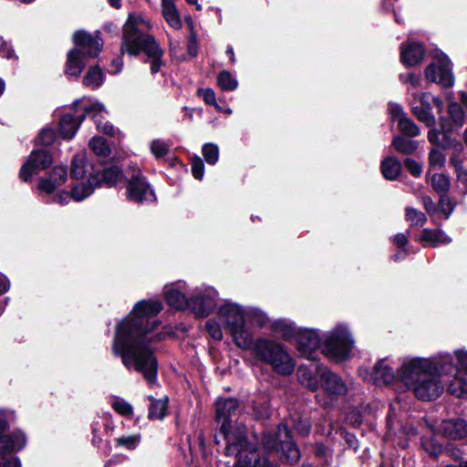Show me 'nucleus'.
<instances>
[{
    "mask_svg": "<svg viewBox=\"0 0 467 467\" xmlns=\"http://www.w3.org/2000/svg\"><path fill=\"white\" fill-rule=\"evenodd\" d=\"M162 308L159 300L139 302L127 318L118 326L112 350L120 356L127 368L141 373L152 384L156 381L158 362L151 348L153 340H160V335L149 337L159 325L157 320L150 321Z\"/></svg>",
    "mask_w": 467,
    "mask_h": 467,
    "instance_id": "1",
    "label": "nucleus"
},
{
    "mask_svg": "<svg viewBox=\"0 0 467 467\" xmlns=\"http://www.w3.org/2000/svg\"><path fill=\"white\" fill-rule=\"evenodd\" d=\"M449 376L453 372L467 375V351L457 349L452 354L440 353L435 357L414 358L406 360L400 371L402 381L413 389L414 395L422 400L439 398L443 386L432 372Z\"/></svg>",
    "mask_w": 467,
    "mask_h": 467,
    "instance_id": "2",
    "label": "nucleus"
},
{
    "mask_svg": "<svg viewBox=\"0 0 467 467\" xmlns=\"http://www.w3.org/2000/svg\"><path fill=\"white\" fill-rule=\"evenodd\" d=\"M150 23L140 15H130L123 29V42L121 52L131 56L140 51L148 57L147 62L150 64V71L156 74L162 65L163 51L156 40L148 34Z\"/></svg>",
    "mask_w": 467,
    "mask_h": 467,
    "instance_id": "3",
    "label": "nucleus"
},
{
    "mask_svg": "<svg viewBox=\"0 0 467 467\" xmlns=\"http://www.w3.org/2000/svg\"><path fill=\"white\" fill-rule=\"evenodd\" d=\"M411 94L413 96L411 101L412 113L420 122L431 128L428 132L429 141L444 149L453 147L456 150L462 151L463 149L462 143L450 138L452 127L445 117L440 118V129L434 127L436 119L432 113V108L435 106L440 112L442 108V101L429 92L420 94L412 92Z\"/></svg>",
    "mask_w": 467,
    "mask_h": 467,
    "instance_id": "4",
    "label": "nucleus"
},
{
    "mask_svg": "<svg viewBox=\"0 0 467 467\" xmlns=\"http://www.w3.org/2000/svg\"><path fill=\"white\" fill-rule=\"evenodd\" d=\"M252 349L255 357L270 365L274 370L282 375H290L295 369V361L285 347L274 340L266 338H252Z\"/></svg>",
    "mask_w": 467,
    "mask_h": 467,
    "instance_id": "5",
    "label": "nucleus"
},
{
    "mask_svg": "<svg viewBox=\"0 0 467 467\" xmlns=\"http://www.w3.org/2000/svg\"><path fill=\"white\" fill-rule=\"evenodd\" d=\"M219 318L232 334L236 346L243 349L252 347V333L245 327V317L251 314L236 304L227 303L219 309Z\"/></svg>",
    "mask_w": 467,
    "mask_h": 467,
    "instance_id": "6",
    "label": "nucleus"
},
{
    "mask_svg": "<svg viewBox=\"0 0 467 467\" xmlns=\"http://www.w3.org/2000/svg\"><path fill=\"white\" fill-rule=\"evenodd\" d=\"M355 339L343 324L337 325L323 339V354L336 361H344L353 356Z\"/></svg>",
    "mask_w": 467,
    "mask_h": 467,
    "instance_id": "7",
    "label": "nucleus"
},
{
    "mask_svg": "<svg viewBox=\"0 0 467 467\" xmlns=\"http://www.w3.org/2000/svg\"><path fill=\"white\" fill-rule=\"evenodd\" d=\"M225 440L227 441L225 453L236 455V467H276L269 458H259L254 448L247 442L242 432L238 436L226 434Z\"/></svg>",
    "mask_w": 467,
    "mask_h": 467,
    "instance_id": "8",
    "label": "nucleus"
},
{
    "mask_svg": "<svg viewBox=\"0 0 467 467\" xmlns=\"http://www.w3.org/2000/svg\"><path fill=\"white\" fill-rule=\"evenodd\" d=\"M280 446V459L289 464L298 462L300 451L297 446L292 441L291 433L286 425L280 424L275 435L266 434L263 438V446L269 452Z\"/></svg>",
    "mask_w": 467,
    "mask_h": 467,
    "instance_id": "9",
    "label": "nucleus"
},
{
    "mask_svg": "<svg viewBox=\"0 0 467 467\" xmlns=\"http://www.w3.org/2000/svg\"><path fill=\"white\" fill-rule=\"evenodd\" d=\"M411 358H404L400 368L395 372L394 368L389 363V360L385 358H381L376 362V364L370 369H361L359 371L360 376L364 380L372 382L377 386H387L390 385L396 381H400L404 385V387L413 392V389L407 386L400 378V368L403 363L406 360L412 359Z\"/></svg>",
    "mask_w": 467,
    "mask_h": 467,
    "instance_id": "10",
    "label": "nucleus"
},
{
    "mask_svg": "<svg viewBox=\"0 0 467 467\" xmlns=\"http://www.w3.org/2000/svg\"><path fill=\"white\" fill-rule=\"evenodd\" d=\"M6 426L5 415L0 411V467H21L17 458L7 457L4 452L19 451L24 448L26 437L20 431H16L12 435L4 434Z\"/></svg>",
    "mask_w": 467,
    "mask_h": 467,
    "instance_id": "11",
    "label": "nucleus"
},
{
    "mask_svg": "<svg viewBox=\"0 0 467 467\" xmlns=\"http://www.w3.org/2000/svg\"><path fill=\"white\" fill-rule=\"evenodd\" d=\"M426 78L442 87H451L454 83L451 62L442 52L435 56V62L431 63L425 70Z\"/></svg>",
    "mask_w": 467,
    "mask_h": 467,
    "instance_id": "12",
    "label": "nucleus"
},
{
    "mask_svg": "<svg viewBox=\"0 0 467 467\" xmlns=\"http://www.w3.org/2000/svg\"><path fill=\"white\" fill-rule=\"evenodd\" d=\"M52 161V156L47 150H34L28 157L27 161L22 166L19 176L23 181L26 182L30 180L33 174L49 167Z\"/></svg>",
    "mask_w": 467,
    "mask_h": 467,
    "instance_id": "13",
    "label": "nucleus"
},
{
    "mask_svg": "<svg viewBox=\"0 0 467 467\" xmlns=\"http://www.w3.org/2000/svg\"><path fill=\"white\" fill-rule=\"evenodd\" d=\"M297 349L307 359L317 360L320 354V339L311 329L300 330L296 335Z\"/></svg>",
    "mask_w": 467,
    "mask_h": 467,
    "instance_id": "14",
    "label": "nucleus"
},
{
    "mask_svg": "<svg viewBox=\"0 0 467 467\" xmlns=\"http://www.w3.org/2000/svg\"><path fill=\"white\" fill-rule=\"evenodd\" d=\"M128 199L136 202L154 200V193L138 171L132 175L127 186Z\"/></svg>",
    "mask_w": 467,
    "mask_h": 467,
    "instance_id": "15",
    "label": "nucleus"
},
{
    "mask_svg": "<svg viewBox=\"0 0 467 467\" xmlns=\"http://www.w3.org/2000/svg\"><path fill=\"white\" fill-rule=\"evenodd\" d=\"M435 431L450 440H463L467 438V420L462 418L443 420Z\"/></svg>",
    "mask_w": 467,
    "mask_h": 467,
    "instance_id": "16",
    "label": "nucleus"
},
{
    "mask_svg": "<svg viewBox=\"0 0 467 467\" xmlns=\"http://www.w3.org/2000/svg\"><path fill=\"white\" fill-rule=\"evenodd\" d=\"M432 374L441 380L443 387L444 384L447 385V390L450 394L459 399H467V380L463 378L464 374L453 372L449 376L441 377L435 371Z\"/></svg>",
    "mask_w": 467,
    "mask_h": 467,
    "instance_id": "17",
    "label": "nucleus"
},
{
    "mask_svg": "<svg viewBox=\"0 0 467 467\" xmlns=\"http://www.w3.org/2000/svg\"><path fill=\"white\" fill-rule=\"evenodd\" d=\"M76 46L86 51L89 57H96L101 51L103 43L99 36H91L85 31H77L73 36Z\"/></svg>",
    "mask_w": 467,
    "mask_h": 467,
    "instance_id": "18",
    "label": "nucleus"
},
{
    "mask_svg": "<svg viewBox=\"0 0 467 467\" xmlns=\"http://www.w3.org/2000/svg\"><path fill=\"white\" fill-rule=\"evenodd\" d=\"M238 401L235 399H224L219 400L216 402V418L219 420H223L222 422V431L226 434H230L227 432V429L230 424V419L232 415L235 413L238 409Z\"/></svg>",
    "mask_w": 467,
    "mask_h": 467,
    "instance_id": "19",
    "label": "nucleus"
},
{
    "mask_svg": "<svg viewBox=\"0 0 467 467\" xmlns=\"http://www.w3.org/2000/svg\"><path fill=\"white\" fill-rule=\"evenodd\" d=\"M213 292L196 294L191 297L190 308L199 317L208 316L215 306Z\"/></svg>",
    "mask_w": 467,
    "mask_h": 467,
    "instance_id": "20",
    "label": "nucleus"
},
{
    "mask_svg": "<svg viewBox=\"0 0 467 467\" xmlns=\"http://www.w3.org/2000/svg\"><path fill=\"white\" fill-rule=\"evenodd\" d=\"M334 397L343 396L347 393L345 382L335 373L323 368V393Z\"/></svg>",
    "mask_w": 467,
    "mask_h": 467,
    "instance_id": "21",
    "label": "nucleus"
},
{
    "mask_svg": "<svg viewBox=\"0 0 467 467\" xmlns=\"http://www.w3.org/2000/svg\"><path fill=\"white\" fill-rule=\"evenodd\" d=\"M85 112L92 117L94 119L97 128L99 131L104 132L107 135L114 136L115 135V129L114 127L109 123L105 122L102 123V119H104V114L107 113L105 107L99 103L96 102L91 104L89 107H86L84 109Z\"/></svg>",
    "mask_w": 467,
    "mask_h": 467,
    "instance_id": "22",
    "label": "nucleus"
},
{
    "mask_svg": "<svg viewBox=\"0 0 467 467\" xmlns=\"http://www.w3.org/2000/svg\"><path fill=\"white\" fill-rule=\"evenodd\" d=\"M67 176V173L66 168L63 166H57L52 170L48 178L41 179L39 182V189L42 192L50 193L65 183Z\"/></svg>",
    "mask_w": 467,
    "mask_h": 467,
    "instance_id": "23",
    "label": "nucleus"
},
{
    "mask_svg": "<svg viewBox=\"0 0 467 467\" xmlns=\"http://www.w3.org/2000/svg\"><path fill=\"white\" fill-rule=\"evenodd\" d=\"M85 55L81 50L71 49L67 54L65 73L67 77L78 78L86 66Z\"/></svg>",
    "mask_w": 467,
    "mask_h": 467,
    "instance_id": "24",
    "label": "nucleus"
},
{
    "mask_svg": "<svg viewBox=\"0 0 467 467\" xmlns=\"http://www.w3.org/2000/svg\"><path fill=\"white\" fill-rule=\"evenodd\" d=\"M424 56V48L420 44L410 43L401 46L400 59L407 66H414L421 61Z\"/></svg>",
    "mask_w": 467,
    "mask_h": 467,
    "instance_id": "25",
    "label": "nucleus"
},
{
    "mask_svg": "<svg viewBox=\"0 0 467 467\" xmlns=\"http://www.w3.org/2000/svg\"><path fill=\"white\" fill-rule=\"evenodd\" d=\"M84 115L73 117L71 114H65L59 122V130L63 138L71 139L78 130L80 123L84 119Z\"/></svg>",
    "mask_w": 467,
    "mask_h": 467,
    "instance_id": "26",
    "label": "nucleus"
},
{
    "mask_svg": "<svg viewBox=\"0 0 467 467\" xmlns=\"http://www.w3.org/2000/svg\"><path fill=\"white\" fill-rule=\"evenodd\" d=\"M162 15L167 23L173 28L182 27L180 15L175 7L174 0H161Z\"/></svg>",
    "mask_w": 467,
    "mask_h": 467,
    "instance_id": "27",
    "label": "nucleus"
},
{
    "mask_svg": "<svg viewBox=\"0 0 467 467\" xmlns=\"http://www.w3.org/2000/svg\"><path fill=\"white\" fill-rule=\"evenodd\" d=\"M165 289V298L170 306L177 309L190 307L191 298L188 299L179 289L174 287Z\"/></svg>",
    "mask_w": 467,
    "mask_h": 467,
    "instance_id": "28",
    "label": "nucleus"
},
{
    "mask_svg": "<svg viewBox=\"0 0 467 467\" xmlns=\"http://www.w3.org/2000/svg\"><path fill=\"white\" fill-rule=\"evenodd\" d=\"M381 172L386 180L394 181L401 172V163L394 157H387L381 161Z\"/></svg>",
    "mask_w": 467,
    "mask_h": 467,
    "instance_id": "29",
    "label": "nucleus"
},
{
    "mask_svg": "<svg viewBox=\"0 0 467 467\" xmlns=\"http://www.w3.org/2000/svg\"><path fill=\"white\" fill-rule=\"evenodd\" d=\"M419 240L420 242H428L433 246L447 244L451 242V239L442 231L430 229H424Z\"/></svg>",
    "mask_w": 467,
    "mask_h": 467,
    "instance_id": "30",
    "label": "nucleus"
},
{
    "mask_svg": "<svg viewBox=\"0 0 467 467\" xmlns=\"http://www.w3.org/2000/svg\"><path fill=\"white\" fill-rule=\"evenodd\" d=\"M427 177L429 178L432 189L436 192L441 194V196L447 195L451 187V182L446 174L435 172L431 175L427 174Z\"/></svg>",
    "mask_w": 467,
    "mask_h": 467,
    "instance_id": "31",
    "label": "nucleus"
},
{
    "mask_svg": "<svg viewBox=\"0 0 467 467\" xmlns=\"http://www.w3.org/2000/svg\"><path fill=\"white\" fill-rule=\"evenodd\" d=\"M92 177L95 178V184L112 186L121 178V171L118 167H110L104 169L101 173H97Z\"/></svg>",
    "mask_w": 467,
    "mask_h": 467,
    "instance_id": "32",
    "label": "nucleus"
},
{
    "mask_svg": "<svg viewBox=\"0 0 467 467\" xmlns=\"http://www.w3.org/2000/svg\"><path fill=\"white\" fill-rule=\"evenodd\" d=\"M103 82V73L101 69L93 66L90 67L83 78V85L92 89L99 88Z\"/></svg>",
    "mask_w": 467,
    "mask_h": 467,
    "instance_id": "33",
    "label": "nucleus"
},
{
    "mask_svg": "<svg viewBox=\"0 0 467 467\" xmlns=\"http://www.w3.org/2000/svg\"><path fill=\"white\" fill-rule=\"evenodd\" d=\"M418 142L401 136H395L392 140V146L395 150L403 154H411L418 148Z\"/></svg>",
    "mask_w": 467,
    "mask_h": 467,
    "instance_id": "34",
    "label": "nucleus"
},
{
    "mask_svg": "<svg viewBox=\"0 0 467 467\" xmlns=\"http://www.w3.org/2000/svg\"><path fill=\"white\" fill-rule=\"evenodd\" d=\"M90 164L87 162L86 157L83 154L75 156L72 161L71 175L76 179H82L88 171Z\"/></svg>",
    "mask_w": 467,
    "mask_h": 467,
    "instance_id": "35",
    "label": "nucleus"
},
{
    "mask_svg": "<svg viewBox=\"0 0 467 467\" xmlns=\"http://www.w3.org/2000/svg\"><path fill=\"white\" fill-rule=\"evenodd\" d=\"M95 184V178L90 177L88 179V184L81 183L76 185L70 193L73 200L77 202H80L87 198L88 195L91 194L93 188L92 186Z\"/></svg>",
    "mask_w": 467,
    "mask_h": 467,
    "instance_id": "36",
    "label": "nucleus"
},
{
    "mask_svg": "<svg viewBox=\"0 0 467 467\" xmlns=\"http://www.w3.org/2000/svg\"><path fill=\"white\" fill-rule=\"evenodd\" d=\"M428 159H429L428 175H430L431 171L441 170L445 165L446 156L441 150H440L437 148H433L431 150Z\"/></svg>",
    "mask_w": 467,
    "mask_h": 467,
    "instance_id": "37",
    "label": "nucleus"
},
{
    "mask_svg": "<svg viewBox=\"0 0 467 467\" xmlns=\"http://www.w3.org/2000/svg\"><path fill=\"white\" fill-rule=\"evenodd\" d=\"M448 111L451 122H450L448 119L447 121L451 125L452 128L454 126L460 128L464 124V112L462 106L459 103H450Z\"/></svg>",
    "mask_w": 467,
    "mask_h": 467,
    "instance_id": "38",
    "label": "nucleus"
},
{
    "mask_svg": "<svg viewBox=\"0 0 467 467\" xmlns=\"http://www.w3.org/2000/svg\"><path fill=\"white\" fill-rule=\"evenodd\" d=\"M398 129L407 137H417L420 133V128L407 116L398 121Z\"/></svg>",
    "mask_w": 467,
    "mask_h": 467,
    "instance_id": "39",
    "label": "nucleus"
},
{
    "mask_svg": "<svg viewBox=\"0 0 467 467\" xmlns=\"http://www.w3.org/2000/svg\"><path fill=\"white\" fill-rule=\"evenodd\" d=\"M166 410L167 399L152 400L149 410V417L150 419L161 420L166 415Z\"/></svg>",
    "mask_w": 467,
    "mask_h": 467,
    "instance_id": "40",
    "label": "nucleus"
},
{
    "mask_svg": "<svg viewBox=\"0 0 467 467\" xmlns=\"http://www.w3.org/2000/svg\"><path fill=\"white\" fill-rule=\"evenodd\" d=\"M217 84L223 90H234L238 86L235 78L227 70H223L218 75Z\"/></svg>",
    "mask_w": 467,
    "mask_h": 467,
    "instance_id": "41",
    "label": "nucleus"
},
{
    "mask_svg": "<svg viewBox=\"0 0 467 467\" xmlns=\"http://www.w3.org/2000/svg\"><path fill=\"white\" fill-rule=\"evenodd\" d=\"M89 147L99 156H108L110 152L107 140L100 137L92 138L89 141Z\"/></svg>",
    "mask_w": 467,
    "mask_h": 467,
    "instance_id": "42",
    "label": "nucleus"
},
{
    "mask_svg": "<svg viewBox=\"0 0 467 467\" xmlns=\"http://www.w3.org/2000/svg\"><path fill=\"white\" fill-rule=\"evenodd\" d=\"M405 217L410 225L421 226L427 221V218L423 213L412 207L406 208Z\"/></svg>",
    "mask_w": 467,
    "mask_h": 467,
    "instance_id": "43",
    "label": "nucleus"
},
{
    "mask_svg": "<svg viewBox=\"0 0 467 467\" xmlns=\"http://www.w3.org/2000/svg\"><path fill=\"white\" fill-rule=\"evenodd\" d=\"M202 155L204 160L209 164H215L219 157V149L216 144L206 143L202 147Z\"/></svg>",
    "mask_w": 467,
    "mask_h": 467,
    "instance_id": "44",
    "label": "nucleus"
},
{
    "mask_svg": "<svg viewBox=\"0 0 467 467\" xmlns=\"http://www.w3.org/2000/svg\"><path fill=\"white\" fill-rule=\"evenodd\" d=\"M274 330L285 340L290 339L295 335L294 327L290 324L281 320L275 323Z\"/></svg>",
    "mask_w": 467,
    "mask_h": 467,
    "instance_id": "45",
    "label": "nucleus"
},
{
    "mask_svg": "<svg viewBox=\"0 0 467 467\" xmlns=\"http://www.w3.org/2000/svg\"><path fill=\"white\" fill-rule=\"evenodd\" d=\"M140 441V436L138 434L122 436L116 439V442L119 446H122L128 450L135 449Z\"/></svg>",
    "mask_w": 467,
    "mask_h": 467,
    "instance_id": "46",
    "label": "nucleus"
},
{
    "mask_svg": "<svg viewBox=\"0 0 467 467\" xmlns=\"http://www.w3.org/2000/svg\"><path fill=\"white\" fill-rule=\"evenodd\" d=\"M112 408L122 416H131L133 413V409L130 403L127 401L117 399L112 402Z\"/></svg>",
    "mask_w": 467,
    "mask_h": 467,
    "instance_id": "47",
    "label": "nucleus"
},
{
    "mask_svg": "<svg viewBox=\"0 0 467 467\" xmlns=\"http://www.w3.org/2000/svg\"><path fill=\"white\" fill-rule=\"evenodd\" d=\"M456 188L462 195L467 194V170L465 168L455 172Z\"/></svg>",
    "mask_w": 467,
    "mask_h": 467,
    "instance_id": "48",
    "label": "nucleus"
},
{
    "mask_svg": "<svg viewBox=\"0 0 467 467\" xmlns=\"http://www.w3.org/2000/svg\"><path fill=\"white\" fill-rule=\"evenodd\" d=\"M56 139V133L54 131V130L52 129H43L37 138H36V141L37 143L39 144H42V145H50L54 142Z\"/></svg>",
    "mask_w": 467,
    "mask_h": 467,
    "instance_id": "49",
    "label": "nucleus"
},
{
    "mask_svg": "<svg viewBox=\"0 0 467 467\" xmlns=\"http://www.w3.org/2000/svg\"><path fill=\"white\" fill-rule=\"evenodd\" d=\"M400 79L404 84H410L413 88H417L421 85L420 76L413 73L401 74L400 76Z\"/></svg>",
    "mask_w": 467,
    "mask_h": 467,
    "instance_id": "50",
    "label": "nucleus"
},
{
    "mask_svg": "<svg viewBox=\"0 0 467 467\" xmlns=\"http://www.w3.org/2000/svg\"><path fill=\"white\" fill-rule=\"evenodd\" d=\"M204 165L202 159L195 156L192 160V172L195 179L201 180L203 176Z\"/></svg>",
    "mask_w": 467,
    "mask_h": 467,
    "instance_id": "51",
    "label": "nucleus"
},
{
    "mask_svg": "<svg viewBox=\"0 0 467 467\" xmlns=\"http://www.w3.org/2000/svg\"><path fill=\"white\" fill-rule=\"evenodd\" d=\"M206 328L209 335L215 340H221L223 338V332L220 326L213 320H208L206 322Z\"/></svg>",
    "mask_w": 467,
    "mask_h": 467,
    "instance_id": "52",
    "label": "nucleus"
},
{
    "mask_svg": "<svg viewBox=\"0 0 467 467\" xmlns=\"http://www.w3.org/2000/svg\"><path fill=\"white\" fill-rule=\"evenodd\" d=\"M151 152L157 158L164 156L168 152V146L161 140H153L150 146Z\"/></svg>",
    "mask_w": 467,
    "mask_h": 467,
    "instance_id": "53",
    "label": "nucleus"
},
{
    "mask_svg": "<svg viewBox=\"0 0 467 467\" xmlns=\"http://www.w3.org/2000/svg\"><path fill=\"white\" fill-rule=\"evenodd\" d=\"M400 436H405V439H400L397 441L398 445L403 449L408 446V437L416 434V430L412 426H403L400 431Z\"/></svg>",
    "mask_w": 467,
    "mask_h": 467,
    "instance_id": "54",
    "label": "nucleus"
},
{
    "mask_svg": "<svg viewBox=\"0 0 467 467\" xmlns=\"http://www.w3.org/2000/svg\"><path fill=\"white\" fill-rule=\"evenodd\" d=\"M389 111L393 121H400L402 117H406V113L399 104H390Z\"/></svg>",
    "mask_w": 467,
    "mask_h": 467,
    "instance_id": "55",
    "label": "nucleus"
},
{
    "mask_svg": "<svg viewBox=\"0 0 467 467\" xmlns=\"http://www.w3.org/2000/svg\"><path fill=\"white\" fill-rule=\"evenodd\" d=\"M346 419L353 426H358L362 422V415L356 409H351L348 412Z\"/></svg>",
    "mask_w": 467,
    "mask_h": 467,
    "instance_id": "56",
    "label": "nucleus"
},
{
    "mask_svg": "<svg viewBox=\"0 0 467 467\" xmlns=\"http://www.w3.org/2000/svg\"><path fill=\"white\" fill-rule=\"evenodd\" d=\"M405 167L413 176H420L422 171L420 164L411 159L405 161Z\"/></svg>",
    "mask_w": 467,
    "mask_h": 467,
    "instance_id": "57",
    "label": "nucleus"
},
{
    "mask_svg": "<svg viewBox=\"0 0 467 467\" xmlns=\"http://www.w3.org/2000/svg\"><path fill=\"white\" fill-rule=\"evenodd\" d=\"M254 415L259 419L268 418L270 415L268 403L265 401L259 406L254 405Z\"/></svg>",
    "mask_w": 467,
    "mask_h": 467,
    "instance_id": "58",
    "label": "nucleus"
},
{
    "mask_svg": "<svg viewBox=\"0 0 467 467\" xmlns=\"http://www.w3.org/2000/svg\"><path fill=\"white\" fill-rule=\"evenodd\" d=\"M198 93L202 96L203 100L209 104V105H214L217 108H219L216 105V99H215V94L213 89L206 88V89H200L198 90Z\"/></svg>",
    "mask_w": 467,
    "mask_h": 467,
    "instance_id": "59",
    "label": "nucleus"
},
{
    "mask_svg": "<svg viewBox=\"0 0 467 467\" xmlns=\"http://www.w3.org/2000/svg\"><path fill=\"white\" fill-rule=\"evenodd\" d=\"M440 206L446 218H448L453 211V206L451 205L447 195L441 196Z\"/></svg>",
    "mask_w": 467,
    "mask_h": 467,
    "instance_id": "60",
    "label": "nucleus"
},
{
    "mask_svg": "<svg viewBox=\"0 0 467 467\" xmlns=\"http://www.w3.org/2000/svg\"><path fill=\"white\" fill-rule=\"evenodd\" d=\"M187 49H188V53L192 57H195L198 53L197 39H196V36L194 34H192L189 38Z\"/></svg>",
    "mask_w": 467,
    "mask_h": 467,
    "instance_id": "61",
    "label": "nucleus"
},
{
    "mask_svg": "<svg viewBox=\"0 0 467 467\" xmlns=\"http://www.w3.org/2000/svg\"><path fill=\"white\" fill-rule=\"evenodd\" d=\"M394 245L403 248L408 244V236L405 234H398L391 239Z\"/></svg>",
    "mask_w": 467,
    "mask_h": 467,
    "instance_id": "62",
    "label": "nucleus"
},
{
    "mask_svg": "<svg viewBox=\"0 0 467 467\" xmlns=\"http://www.w3.org/2000/svg\"><path fill=\"white\" fill-rule=\"evenodd\" d=\"M450 163L454 169V172L465 168L463 165V161L460 158L458 154H453L450 158Z\"/></svg>",
    "mask_w": 467,
    "mask_h": 467,
    "instance_id": "63",
    "label": "nucleus"
},
{
    "mask_svg": "<svg viewBox=\"0 0 467 467\" xmlns=\"http://www.w3.org/2000/svg\"><path fill=\"white\" fill-rule=\"evenodd\" d=\"M387 427H388V431L386 433V437L388 439H391L393 435H396V433L394 432L395 420H394L393 415L390 412L389 413V416L387 419Z\"/></svg>",
    "mask_w": 467,
    "mask_h": 467,
    "instance_id": "64",
    "label": "nucleus"
}]
</instances>
